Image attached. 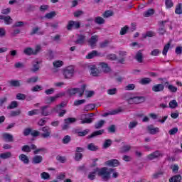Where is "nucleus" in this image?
<instances>
[{"mask_svg":"<svg viewBox=\"0 0 182 182\" xmlns=\"http://www.w3.org/2000/svg\"><path fill=\"white\" fill-rule=\"evenodd\" d=\"M55 16H56V12L51 11L46 14V18H47V19H52V18H53Z\"/></svg>","mask_w":182,"mask_h":182,"instance_id":"obj_62","label":"nucleus"},{"mask_svg":"<svg viewBox=\"0 0 182 182\" xmlns=\"http://www.w3.org/2000/svg\"><path fill=\"white\" fill-rule=\"evenodd\" d=\"M161 156V152L160 151L157 150L154 152H152L151 154L147 155L146 159L148 160H155V159H159Z\"/></svg>","mask_w":182,"mask_h":182,"instance_id":"obj_10","label":"nucleus"},{"mask_svg":"<svg viewBox=\"0 0 182 182\" xmlns=\"http://www.w3.org/2000/svg\"><path fill=\"white\" fill-rule=\"evenodd\" d=\"M63 75L65 79H72L75 75V68L73 65L65 67L63 70Z\"/></svg>","mask_w":182,"mask_h":182,"instance_id":"obj_4","label":"nucleus"},{"mask_svg":"<svg viewBox=\"0 0 182 182\" xmlns=\"http://www.w3.org/2000/svg\"><path fill=\"white\" fill-rule=\"evenodd\" d=\"M28 116H36V114H39V109H33L31 111H28L27 113Z\"/></svg>","mask_w":182,"mask_h":182,"instance_id":"obj_52","label":"nucleus"},{"mask_svg":"<svg viewBox=\"0 0 182 182\" xmlns=\"http://www.w3.org/2000/svg\"><path fill=\"white\" fill-rule=\"evenodd\" d=\"M19 160L23 163V164H29V158L24 154H21L18 156Z\"/></svg>","mask_w":182,"mask_h":182,"instance_id":"obj_24","label":"nucleus"},{"mask_svg":"<svg viewBox=\"0 0 182 182\" xmlns=\"http://www.w3.org/2000/svg\"><path fill=\"white\" fill-rule=\"evenodd\" d=\"M87 133H89V129H85L84 131L77 132V134L79 136V137H84V136H86Z\"/></svg>","mask_w":182,"mask_h":182,"instance_id":"obj_55","label":"nucleus"},{"mask_svg":"<svg viewBox=\"0 0 182 182\" xmlns=\"http://www.w3.org/2000/svg\"><path fill=\"white\" fill-rule=\"evenodd\" d=\"M147 130L149 134H157V133H160V129L159 127L154 128L153 125L148 126Z\"/></svg>","mask_w":182,"mask_h":182,"instance_id":"obj_20","label":"nucleus"},{"mask_svg":"<svg viewBox=\"0 0 182 182\" xmlns=\"http://www.w3.org/2000/svg\"><path fill=\"white\" fill-rule=\"evenodd\" d=\"M104 125H105V120L101 119L98 121L97 123H95V129H96L97 130L99 129H102V127H103Z\"/></svg>","mask_w":182,"mask_h":182,"instance_id":"obj_38","label":"nucleus"},{"mask_svg":"<svg viewBox=\"0 0 182 182\" xmlns=\"http://www.w3.org/2000/svg\"><path fill=\"white\" fill-rule=\"evenodd\" d=\"M132 97H131V94L129 92L125 93L122 96L123 100H126L129 103V105H132Z\"/></svg>","mask_w":182,"mask_h":182,"instance_id":"obj_28","label":"nucleus"},{"mask_svg":"<svg viewBox=\"0 0 182 182\" xmlns=\"http://www.w3.org/2000/svg\"><path fill=\"white\" fill-rule=\"evenodd\" d=\"M49 105H45L41 107L42 116H50L52 114V111H48V108Z\"/></svg>","mask_w":182,"mask_h":182,"instance_id":"obj_16","label":"nucleus"},{"mask_svg":"<svg viewBox=\"0 0 182 182\" xmlns=\"http://www.w3.org/2000/svg\"><path fill=\"white\" fill-rule=\"evenodd\" d=\"M165 5L168 9L173 8V6H174V3H173L172 0H166Z\"/></svg>","mask_w":182,"mask_h":182,"instance_id":"obj_56","label":"nucleus"},{"mask_svg":"<svg viewBox=\"0 0 182 182\" xmlns=\"http://www.w3.org/2000/svg\"><path fill=\"white\" fill-rule=\"evenodd\" d=\"M80 28V22L70 21L67 25V30L72 31V29H79Z\"/></svg>","mask_w":182,"mask_h":182,"instance_id":"obj_8","label":"nucleus"},{"mask_svg":"<svg viewBox=\"0 0 182 182\" xmlns=\"http://www.w3.org/2000/svg\"><path fill=\"white\" fill-rule=\"evenodd\" d=\"M178 106V103L176 100H173L169 102V107L171 109H176Z\"/></svg>","mask_w":182,"mask_h":182,"instance_id":"obj_46","label":"nucleus"},{"mask_svg":"<svg viewBox=\"0 0 182 182\" xmlns=\"http://www.w3.org/2000/svg\"><path fill=\"white\" fill-rule=\"evenodd\" d=\"M31 133H32V128H26L23 132V134L25 136H29V134H31Z\"/></svg>","mask_w":182,"mask_h":182,"instance_id":"obj_54","label":"nucleus"},{"mask_svg":"<svg viewBox=\"0 0 182 182\" xmlns=\"http://www.w3.org/2000/svg\"><path fill=\"white\" fill-rule=\"evenodd\" d=\"M46 58L48 60H52L54 59L55 55H53V51H52V50H48V53H46Z\"/></svg>","mask_w":182,"mask_h":182,"instance_id":"obj_42","label":"nucleus"},{"mask_svg":"<svg viewBox=\"0 0 182 182\" xmlns=\"http://www.w3.org/2000/svg\"><path fill=\"white\" fill-rule=\"evenodd\" d=\"M70 140H71L70 136L66 135L63 139V144H68V143L70 142Z\"/></svg>","mask_w":182,"mask_h":182,"instance_id":"obj_63","label":"nucleus"},{"mask_svg":"<svg viewBox=\"0 0 182 182\" xmlns=\"http://www.w3.org/2000/svg\"><path fill=\"white\" fill-rule=\"evenodd\" d=\"M10 86H12L13 87H19L21 86V80H11L9 82Z\"/></svg>","mask_w":182,"mask_h":182,"instance_id":"obj_31","label":"nucleus"},{"mask_svg":"<svg viewBox=\"0 0 182 182\" xmlns=\"http://www.w3.org/2000/svg\"><path fill=\"white\" fill-rule=\"evenodd\" d=\"M103 133H105V129L95 131L90 135L88 136V139H93V137H96L97 136H102Z\"/></svg>","mask_w":182,"mask_h":182,"instance_id":"obj_22","label":"nucleus"},{"mask_svg":"<svg viewBox=\"0 0 182 182\" xmlns=\"http://www.w3.org/2000/svg\"><path fill=\"white\" fill-rule=\"evenodd\" d=\"M155 12L156 11L154 10V9H149L147 11L144 12L143 16L144 18H149L152 15H154Z\"/></svg>","mask_w":182,"mask_h":182,"instance_id":"obj_27","label":"nucleus"},{"mask_svg":"<svg viewBox=\"0 0 182 182\" xmlns=\"http://www.w3.org/2000/svg\"><path fill=\"white\" fill-rule=\"evenodd\" d=\"M84 119L81 121L82 124H90V123H92L93 119L92 118H87V114H84Z\"/></svg>","mask_w":182,"mask_h":182,"instance_id":"obj_30","label":"nucleus"},{"mask_svg":"<svg viewBox=\"0 0 182 182\" xmlns=\"http://www.w3.org/2000/svg\"><path fill=\"white\" fill-rule=\"evenodd\" d=\"M112 139H106L103 144V148L108 149V147H110V146H112Z\"/></svg>","mask_w":182,"mask_h":182,"instance_id":"obj_49","label":"nucleus"},{"mask_svg":"<svg viewBox=\"0 0 182 182\" xmlns=\"http://www.w3.org/2000/svg\"><path fill=\"white\" fill-rule=\"evenodd\" d=\"M96 56H100V53L97 52V50H92L87 55L85 56L86 59H93V58H96Z\"/></svg>","mask_w":182,"mask_h":182,"instance_id":"obj_23","label":"nucleus"},{"mask_svg":"<svg viewBox=\"0 0 182 182\" xmlns=\"http://www.w3.org/2000/svg\"><path fill=\"white\" fill-rule=\"evenodd\" d=\"M164 85L163 84H156L152 87V92H164Z\"/></svg>","mask_w":182,"mask_h":182,"instance_id":"obj_17","label":"nucleus"},{"mask_svg":"<svg viewBox=\"0 0 182 182\" xmlns=\"http://www.w3.org/2000/svg\"><path fill=\"white\" fill-rule=\"evenodd\" d=\"M43 161V157L41 155H35L32 158L33 164H41Z\"/></svg>","mask_w":182,"mask_h":182,"instance_id":"obj_13","label":"nucleus"},{"mask_svg":"<svg viewBox=\"0 0 182 182\" xmlns=\"http://www.w3.org/2000/svg\"><path fill=\"white\" fill-rule=\"evenodd\" d=\"M0 19L4 21L5 25H11L13 21L11 16L0 15Z\"/></svg>","mask_w":182,"mask_h":182,"instance_id":"obj_15","label":"nucleus"},{"mask_svg":"<svg viewBox=\"0 0 182 182\" xmlns=\"http://www.w3.org/2000/svg\"><path fill=\"white\" fill-rule=\"evenodd\" d=\"M127 31H129V26H125L121 28L119 33L120 35H126L127 33Z\"/></svg>","mask_w":182,"mask_h":182,"instance_id":"obj_58","label":"nucleus"},{"mask_svg":"<svg viewBox=\"0 0 182 182\" xmlns=\"http://www.w3.org/2000/svg\"><path fill=\"white\" fill-rule=\"evenodd\" d=\"M38 81H39V77L36 75V76L28 78L26 81V83H27V85H31V83H36V82H38Z\"/></svg>","mask_w":182,"mask_h":182,"instance_id":"obj_25","label":"nucleus"},{"mask_svg":"<svg viewBox=\"0 0 182 182\" xmlns=\"http://www.w3.org/2000/svg\"><path fill=\"white\" fill-rule=\"evenodd\" d=\"M1 137L4 141H6L8 143H12L14 141V135L8 133V132H4L1 134Z\"/></svg>","mask_w":182,"mask_h":182,"instance_id":"obj_9","label":"nucleus"},{"mask_svg":"<svg viewBox=\"0 0 182 182\" xmlns=\"http://www.w3.org/2000/svg\"><path fill=\"white\" fill-rule=\"evenodd\" d=\"M165 87H166V89H168V90H169L171 93H176L178 90L177 87L170 84L168 81H166L165 82Z\"/></svg>","mask_w":182,"mask_h":182,"instance_id":"obj_11","label":"nucleus"},{"mask_svg":"<svg viewBox=\"0 0 182 182\" xmlns=\"http://www.w3.org/2000/svg\"><path fill=\"white\" fill-rule=\"evenodd\" d=\"M41 176L43 180H49L50 178V175L48 172H43Z\"/></svg>","mask_w":182,"mask_h":182,"instance_id":"obj_60","label":"nucleus"},{"mask_svg":"<svg viewBox=\"0 0 182 182\" xmlns=\"http://www.w3.org/2000/svg\"><path fill=\"white\" fill-rule=\"evenodd\" d=\"M16 99H17V100H25V99H26V95L23 93H18L16 95Z\"/></svg>","mask_w":182,"mask_h":182,"instance_id":"obj_50","label":"nucleus"},{"mask_svg":"<svg viewBox=\"0 0 182 182\" xmlns=\"http://www.w3.org/2000/svg\"><path fill=\"white\" fill-rule=\"evenodd\" d=\"M156 33L153 31H147L146 34L143 35L144 39H146V38H153V36H155Z\"/></svg>","mask_w":182,"mask_h":182,"instance_id":"obj_48","label":"nucleus"},{"mask_svg":"<svg viewBox=\"0 0 182 182\" xmlns=\"http://www.w3.org/2000/svg\"><path fill=\"white\" fill-rule=\"evenodd\" d=\"M1 14L2 15H9L11 14V8L2 9Z\"/></svg>","mask_w":182,"mask_h":182,"instance_id":"obj_61","label":"nucleus"},{"mask_svg":"<svg viewBox=\"0 0 182 182\" xmlns=\"http://www.w3.org/2000/svg\"><path fill=\"white\" fill-rule=\"evenodd\" d=\"M86 39V36L81 35L79 38L76 40L75 43L77 45H83L85 43V40Z\"/></svg>","mask_w":182,"mask_h":182,"instance_id":"obj_33","label":"nucleus"},{"mask_svg":"<svg viewBox=\"0 0 182 182\" xmlns=\"http://www.w3.org/2000/svg\"><path fill=\"white\" fill-rule=\"evenodd\" d=\"M65 95H66V93H65V92H60V93L56 94L55 96L47 97L45 99L46 103L47 105H50V103H53V102H55V100L59 99V97H63V96H65Z\"/></svg>","mask_w":182,"mask_h":182,"instance_id":"obj_6","label":"nucleus"},{"mask_svg":"<svg viewBox=\"0 0 182 182\" xmlns=\"http://www.w3.org/2000/svg\"><path fill=\"white\" fill-rule=\"evenodd\" d=\"M87 149L90 151H96L97 150H99V146H95L93 143H90L87 145Z\"/></svg>","mask_w":182,"mask_h":182,"instance_id":"obj_36","label":"nucleus"},{"mask_svg":"<svg viewBox=\"0 0 182 182\" xmlns=\"http://www.w3.org/2000/svg\"><path fill=\"white\" fill-rule=\"evenodd\" d=\"M41 50H42V47L41 45H37L36 46L35 50L30 47L26 48L23 50V53L24 55H27V56H31V55H37L41 52Z\"/></svg>","mask_w":182,"mask_h":182,"instance_id":"obj_5","label":"nucleus"},{"mask_svg":"<svg viewBox=\"0 0 182 182\" xmlns=\"http://www.w3.org/2000/svg\"><path fill=\"white\" fill-rule=\"evenodd\" d=\"M41 90H42V86L38 85L33 87L31 89V92H41Z\"/></svg>","mask_w":182,"mask_h":182,"instance_id":"obj_64","label":"nucleus"},{"mask_svg":"<svg viewBox=\"0 0 182 182\" xmlns=\"http://www.w3.org/2000/svg\"><path fill=\"white\" fill-rule=\"evenodd\" d=\"M105 20L101 16H97L95 18V23H97V25H103L105 23Z\"/></svg>","mask_w":182,"mask_h":182,"instance_id":"obj_34","label":"nucleus"},{"mask_svg":"<svg viewBox=\"0 0 182 182\" xmlns=\"http://www.w3.org/2000/svg\"><path fill=\"white\" fill-rule=\"evenodd\" d=\"M175 14L176 15H181L182 14V4L181 3H178L176 6Z\"/></svg>","mask_w":182,"mask_h":182,"instance_id":"obj_32","label":"nucleus"},{"mask_svg":"<svg viewBox=\"0 0 182 182\" xmlns=\"http://www.w3.org/2000/svg\"><path fill=\"white\" fill-rule=\"evenodd\" d=\"M43 133L40 134L43 139H49L50 134H52V129L48 126H46L41 128Z\"/></svg>","mask_w":182,"mask_h":182,"instance_id":"obj_7","label":"nucleus"},{"mask_svg":"<svg viewBox=\"0 0 182 182\" xmlns=\"http://www.w3.org/2000/svg\"><path fill=\"white\" fill-rule=\"evenodd\" d=\"M87 85L86 84H83L81 86V88H72L68 89L67 90V93L69 95V96H75L76 93H79V97H82L83 95H85V90H86Z\"/></svg>","mask_w":182,"mask_h":182,"instance_id":"obj_3","label":"nucleus"},{"mask_svg":"<svg viewBox=\"0 0 182 182\" xmlns=\"http://www.w3.org/2000/svg\"><path fill=\"white\" fill-rule=\"evenodd\" d=\"M57 161H59L60 163H66V156H62L60 155H58L56 156Z\"/></svg>","mask_w":182,"mask_h":182,"instance_id":"obj_51","label":"nucleus"},{"mask_svg":"<svg viewBox=\"0 0 182 182\" xmlns=\"http://www.w3.org/2000/svg\"><path fill=\"white\" fill-rule=\"evenodd\" d=\"M65 123H68V124H70L72 123H75L76 122V118L73 117H69L64 119Z\"/></svg>","mask_w":182,"mask_h":182,"instance_id":"obj_57","label":"nucleus"},{"mask_svg":"<svg viewBox=\"0 0 182 182\" xmlns=\"http://www.w3.org/2000/svg\"><path fill=\"white\" fill-rule=\"evenodd\" d=\"M100 66L101 68V70H102L104 73H109L110 71V67H109V65L105 62L100 63Z\"/></svg>","mask_w":182,"mask_h":182,"instance_id":"obj_18","label":"nucleus"},{"mask_svg":"<svg viewBox=\"0 0 182 182\" xmlns=\"http://www.w3.org/2000/svg\"><path fill=\"white\" fill-rule=\"evenodd\" d=\"M113 15H114V13L112 11L107 10L103 13L102 16L103 18H110V16H113Z\"/></svg>","mask_w":182,"mask_h":182,"instance_id":"obj_44","label":"nucleus"},{"mask_svg":"<svg viewBox=\"0 0 182 182\" xmlns=\"http://www.w3.org/2000/svg\"><path fill=\"white\" fill-rule=\"evenodd\" d=\"M86 102V100H78L74 101V106H80V105H83V103Z\"/></svg>","mask_w":182,"mask_h":182,"instance_id":"obj_59","label":"nucleus"},{"mask_svg":"<svg viewBox=\"0 0 182 182\" xmlns=\"http://www.w3.org/2000/svg\"><path fill=\"white\" fill-rule=\"evenodd\" d=\"M39 61H34L33 68L31 69L32 72H38V70H39Z\"/></svg>","mask_w":182,"mask_h":182,"instance_id":"obj_47","label":"nucleus"},{"mask_svg":"<svg viewBox=\"0 0 182 182\" xmlns=\"http://www.w3.org/2000/svg\"><path fill=\"white\" fill-rule=\"evenodd\" d=\"M151 82V79H150L149 77H144L141 79L139 83L141 85H149V83H150Z\"/></svg>","mask_w":182,"mask_h":182,"instance_id":"obj_45","label":"nucleus"},{"mask_svg":"<svg viewBox=\"0 0 182 182\" xmlns=\"http://www.w3.org/2000/svg\"><path fill=\"white\" fill-rule=\"evenodd\" d=\"M146 100V98L144 97L140 96V97H133L132 100V105L133 103H135L136 105H139L140 103H143Z\"/></svg>","mask_w":182,"mask_h":182,"instance_id":"obj_14","label":"nucleus"},{"mask_svg":"<svg viewBox=\"0 0 182 182\" xmlns=\"http://www.w3.org/2000/svg\"><path fill=\"white\" fill-rule=\"evenodd\" d=\"M19 114H21V110L20 109L11 111V113H10V116L11 117H16V116H19Z\"/></svg>","mask_w":182,"mask_h":182,"instance_id":"obj_53","label":"nucleus"},{"mask_svg":"<svg viewBox=\"0 0 182 182\" xmlns=\"http://www.w3.org/2000/svg\"><path fill=\"white\" fill-rule=\"evenodd\" d=\"M90 70H91L90 75H92V76H94V77L99 76V74L100 73V72H99L97 68H96L95 66L92 67Z\"/></svg>","mask_w":182,"mask_h":182,"instance_id":"obj_39","label":"nucleus"},{"mask_svg":"<svg viewBox=\"0 0 182 182\" xmlns=\"http://www.w3.org/2000/svg\"><path fill=\"white\" fill-rule=\"evenodd\" d=\"M32 150H33V154H39L41 151H42L43 153H48V149H46V148H38L36 145L33 144L31 146L24 145L21 148V151H23V153H31Z\"/></svg>","mask_w":182,"mask_h":182,"instance_id":"obj_2","label":"nucleus"},{"mask_svg":"<svg viewBox=\"0 0 182 182\" xmlns=\"http://www.w3.org/2000/svg\"><path fill=\"white\" fill-rule=\"evenodd\" d=\"M182 180L181 175L178 174L169 178V182H180Z\"/></svg>","mask_w":182,"mask_h":182,"instance_id":"obj_29","label":"nucleus"},{"mask_svg":"<svg viewBox=\"0 0 182 182\" xmlns=\"http://www.w3.org/2000/svg\"><path fill=\"white\" fill-rule=\"evenodd\" d=\"M130 149H132L130 145H124L120 148V153H127V151H129Z\"/></svg>","mask_w":182,"mask_h":182,"instance_id":"obj_43","label":"nucleus"},{"mask_svg":"<svg viewBox=\"0 0 182 182\" xmlns=\"http://www.w3.org/2000/svg\"><path fill=\"white\" fill-rule=\"evenodd\" d=\"M66 106L65 102H61L60 105H56L55 107L52 108L51 113H58Z\"/></svg>","mask_w":182,"mask_h":182,"instance_id":"obj_12","label":"nucleus"},{"mask_svg":"<svg viewBox=\"0 0 182 182\" xmlns=\"http://www.w3.org/2000/svg\"><path fill=\"white\" fill-rule=\"evenodd\" d=\"M171 46V43L170 42L167 43L166 45L164 46L162 54L164 56H167V52H168V49H170V46Z\"/></svg>","mask_w":182,"mask_h":182,"instance_id":"obj_37","label":"nucleus"},{"mask_svg":"<svg viewBox=\"0 0 182 182\" xmlns=\"http://www.w3.org/2000/svg\"><path fill=\"white\" fill-rule=\"evenodd\" d=\"M18 104L17 101H12L9 106H7L8 110H12V109H16Z\"/></svg>","mask_w":182,"mask_h":182,"instance_id":"obj_35","label":"nucleus"},{"mask_svg":"<svg viewBox=\"0 0 182 182\" xmlns=\"http://www.w3.org/2000/svg\"><path fill=\"white\" fill-rule=\"evenodd\" d=\"M97 38H98L97 36L95 35L91 36V38L88 41V43L91 46V48H95V46H96V43H97Z\"/></svg>","mask_w":182,"mask_h":182,"instance_id":"obj_21","label":"nucleus"},{"mask_svg":"<svg viewBox=\"0 0 182 182\" xmlns=\"http://www.w3.org/2000/svg\"><path fill=\"white\" fill-rule=\"evenodd\" d=\"M106 164L107 166H109L110 167H117L118 166H119L120 162H119L117 159H111L108 160L106 162Z\"/></svg>","mask_w":182,"mask_h":182,"instance_id":"obj_19","label":"nucleus"},{"mask_svg":"<svg viewBox=\"0 0 182 182\" xmlns=\"http://www.w3.org/2000/svg\"><path fill=\"white\" fill-rule=\"evenodd\" d=\"M135 59L138 63H143V53H141V50L136 53Z\"/></svg>","mask_w":182,"mask_h":182,"instance_id":"obj_26","label":"nucleus"},{"mask_svg":"<svg viewBox=\"0 0 182 182\" xmlns=\"http://www.w3.org/2000/svg\"><path fill=\"white\" fill-rule=\"evenodd\" d=\"M53 65L54 68H62V66H63V61L62 60H55L53 63Z\"/></svg>","mask_w":182,"mask_h":182,"instance_id":"obj_41","label":"nucleus"},{"mask_svg":"<svg viewBox=\"0 0 182 182\" xmlns=\"http://www.w3.org/2000/svg\"><path fill=\"white\" fill-rule=\"evenodd\" d=\"M12 157V154L11 152H5L0 154V158L4 160H6V159H10Z\"/></svg>","mask_w":182,"mask_h":182,"instance_id":"obj_40","label":"nucleus"},{"mask_svg":"<svg viewBox=\"0 0 182 182\" xmlns=\"http://www.w3.org/2000/svg\"><path fill=\"white\" fill-rule=\"evenodd\" d=\"M107 170H109V171ZM113 171H114V169H108L107 167H102L101 168H96L93 170L92 172H90L88 174V178L89 180H95V178H96V174L97 173V176H99V177H102V179L104 181H107L108 180H110V174H112Z\"/></svg>","mask_w":182,"mask_h":182,"instance_id":"obj_1","label":"nucleus"}]
</instances>
